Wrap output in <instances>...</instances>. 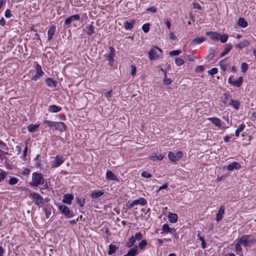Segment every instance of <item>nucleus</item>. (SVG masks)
Instances as JSON below:
<instances>
[{"label": "nucleus", "instance_id": "obj_13", "mask_svg": "<svg viewBox=\"0 0 256 256\" xmlns=\"http://www.w3.org/2000/svg\"><path fill=\"white\" fill-rule=\"evenodd\" d=\"M74 198V196L72 194H65L64 196V198L62 200V202L68 204H70Z\"/></svg>", "mask_w": 256, "mask_h": 256}, {"label": "nucleus", "instance_id": "obj_35", "mask_svg": "<svg viewBox=\"0 0 256 256\" xmlns=\"http://www.w3.org/2000/svg\"><path fill=\"white\" fill-rule=\"evenodd\" d=\"M88 31L86 32V34L88 36H90L94 32V28L92 24L89 25L87 26Z\"/></svg>", "mask_w": 256, "mask_h": 256}, {"label": "nucleus", "instance_id": "obj_28", "mask_svg": "<svg viewBox=\"0 0 256 256\" xmlns=\"http://www.w3.org/2000/svg\"><path fill=\"white\" fill-rule=\"evenodd\" d=\"M214 56V50L210 48L208 50V54L206 56V59H207L208 61L212 60Z\"/></svg>", "mask_w": 256, "mask_h": 256}, {"label": "nucleus", "instance_id": "obj_25", "mask_svg": "<svg viewBox=\"0 0 256 256\" xmlns=\"http://www.w3.org/2000/svg\"><path fill=\"white\" fill-rule=\"evenodd\" d=\"M135 24L134 20H132L130 22H126L124 23V27L126 30H132Z\"/></svg>", "mask_w": 256, "mask_h": 256}, {"label": "nucleus", "instance_id": "obj_7", "mask_svg": "<svg viewBox=\"0 0 256 256\" xmlns=\"http://www.w3.org/2000/svg\"><path fill=\"white\" fill-rule=\"evenodd\" d=\"M250 237V236L249 235H244L238 240V242L242 245H243L244 246H248L252 243V242L249 240Z\"/></svg>", "mask_w": 256, "mask_h": 256}, {"label": "nucleus", "instance_id": "obj_16", "mask_svg": "<svg viewBox=\"0 0 256 256\" xmlns=\"http://www.w3.org/2000/svg\"><path fill=\"white\" fill-rule=\"evenodd\" d=\"M62 110V108L60 106L56 105H50L48 108V112L52 113L58 112L61 111Z\"/></svg>", "mask_w": 256, "mask_h": 256}, {"label": "nucleus", "instance_id": "obj_31", "mask_svg": "<svg viewBox=\"0 0 256 256\" xmlns=\"http://www.w3.org/2000/svg\"><path fill=\"white\" fill-rule=\"evenodd\" d=\"M39 124H29L28 126V130L30 132H34L36 131V128L39 127Z\"/></svg>", "mask_w": 256, "mask_h": 256}, {"label": "nucleus", "instance_id": "obj_48", "mask_svg": "<svg viewBox=\"0 0 256 256\" xmlns=\"http://www.w3.org/2000/svg\"><path fill=\"white\" fill-rule=\"evenodd\" d=\"M183 152L182 151H178L175 154L178 161L183 156Z\"/></svg>", "mask_w": 256, "mask_h": 256}, {"label": "nucleus", "instance_id": "obj_39", "mask_svg": "<svg viewBox=\"0 0 256 256\" xmlns=\"http://www.w3.org/2000/svg\"><path fill=\"white\" fill-rule=\"evenodd\" d=\"M116 250V246L114 245L110 244L109 246V250L108 252V254L109 255L112 254L114 252H115Z\"/></svg>", "mask_w": 256, "mask_h": 256}, {"label": "nucleus", "instance_id": "obj_51", "mask_svg": "<svg viewBox=\"0 0 256 256\" xmlns=\"http://www.w3.org/2000/svg\"><path fill=\"white\" fill-rule=\"evenodd\" d=\"M104 193H92L91 197L92 198H98L101 196Z\"/></svg>", "mask_w": 256, "mask_h": 256}, {"label": "nucleus", "instance_id": "obj_1", "mask_svg": "<svg viewBox=\"0 0 256 256\" xmlns=\"http://www.w3.org/2000/svg\"><path fill=\"white\" fill-rule=\"evenodd\" d=\"M30 196L34 200L35 204L38 206H42L50 201L49 198H44L38 193H30Z\"/></svg>", "mask_w": 256, "mask_h": 256}, {"label": "nucleus", "instance_id": "obj_33", "mask_svg": "<svg viewBox=\"0 0 256 256\" xmlns=\"http://www.w3.org/2000/svg\"><path fill=\"white\" fill-rule=\"evenodd\" d=\"M249 44H250V43H249L248 41L247 40H244L243 42H242L238 43V44H237L236 46H238L239 48H242L247 46Z\"/></svg>", "mask_w": 256, "mask_h": 256}, {"label": "nucleus", "instance_id": "obj_15", "mask_svg": "<svg viewBox=\"0 0 256 256\" xmlns=\"http://www.w3.org/2000/svg\"><path fill=\"white\" fill-rule=\"evenodd\" d=\"M138 250V246L135 245L128 250L127 254H124V256H135L137 254Z\"/></svg>", "mask_w": 256, "mask_h": 256}, {"label": "nucleus", "instance_id": "obj_62", "mask_svg": "<svg viewBox=\"0 0 256 256\" xmlns=\"http://www.w3.org/2000/svg\"><path fill=\"white\" fill-rule=\"evenodd\" d=\"M0 147L2 149L5 150L8 149V148L6 147V144L4 143L3 142H2L0 140Z\"/></svg>", "mask_w": 256, "mask_h": 256}, {"label": "nucleus", "instance_id": "obj_63", "mask_svg": "<svg viewBox=\"0 0 256 256\" xmlns=\"http://www.w3.org/2000/svg\"><path fill=\"white\" fill-rule=\"evenodd\" d=\"M245 127V124H242L238 126L237 130L242 132L244 129Z\"/></svg>", "mask_w": 256, "mask_h": 256}, {"label": "nucleus", "instance_id": "obj_58", "mask_svg": "<svg viewBox=\"0 0 256 256\" xmlns=\"http://www.w3.org/2000/svg\"><path fill=\"white\" fill-rule=\"evenodd\" d=\"M204 70V68L202 66H197L196 68V71L197 72H202Z\"/></svg>", "mask_w": 256, "mask_h": 256}, {"label": "nucleus", "instance_id": "obj_37", "mask_svg": "<svg viewBox=\"0 0 256 256\" xmlns=\"http://www.w3.org/2000/svg\"><path fill=\"white\" fill-rule=\"evenodd\" d=\"M135 242H136V240L134 238V236H132L130 238L128 242L126 243V245L128 248H130L134 246Z\"/></svg>", "mask_w": 256, "mask_h": 256}, {"label": "nucleus", "instance_id": "obj_43", "mask_svg": "<svg viewBox=\"0 0 256 256\" xmlns=\"http://www.w3.org/2000/svg\"><path fill=\"white\" fill-rule=\"evenodd\" d=\"M142 30L144 32L146 33L150 30V24L148 23L143 24L142 26Z\"/></svg>", "mask_w": 256, "mask_h": 256}, {"label": "nucleus", "instance_id": "obj_2", "mask_svg": "<svg viewBox=\"0 0 256 256\" xmlns=\"http://www.w3.org/2000/svg\"><path fill=\"white\" fill-rule=\"evenodd\" d=\"M64 156L57 155L52 161V168H58L66 160Z\"/></svg>", "mask_w": 256, "mask_h": 256}, {"label": "nucleus", "instance_id": "obj_49", "mask_svg": "<svg viewBox=\"0 0 256 256\" xmlns=\"http://www.w3.org/2000/svg\"><path fill=\"white\" fill-rule=\"evenodd\" d=\"M183 152L182 151H178L175 154L178 161L183 156Z\"/></svg>", "mask_w": 256, "mask_h": 256}, {"label": "nucleus", "instance_id": "obj_54", "mask_svg": "<svg viewBox=\"0 0 256 256\" xmlns=\"http://www.w3.org/2000/svg\"><path fill=\"white\" fill-rule=\"evenodd\" d=\"M4 16L6 18H10L12 16L11 12L10 10L8 9L6 10L5 13H4Z\"/></svg>", "mask_w": 256, "mask_h": 256}, {"label": "nucleus", "instance_id": "obj_50", "mask_svg": "<svg viewBox=\"0 0 256 256\" xmlns=\"http://www.w3.org/2000/svg\"><path fill=\"white\" fill-rule=\"evenodd\" d=\"M142 238V234L141 232H138L135 234L134 236V238L135 240H140Z\"/></svg>", "mask_w": 256, "mask_h": 256}, {"label": "nucleus", "instance_id": "obj_18", "mask_svg": "<svg viewBox=\"0 0 256 256\" xmlns=\"http://www.w3.org/2000/svg\"><path fill=\"white\" fill-rule=\"evenodd\" d=\"M206 34L207 36H208L210 38L215 41H218V36H219V34L217 33L216 32H206Z\"/></svg>", "mask_w": 256, "mask_h": 256}, {"label": "nucleus", "instance_id": "obj_26", "mask_svg": "<svg viewBox=\"0 0 256 256\" xmlns=\"http://www.w3.org/2000/svg\"><path fill=\"white\" fill-rule=\"evenodd\" d=\"M237 24L242 28H246L248 26L247 22L242 18H238Z\"/></svg>", "mask_w": 256, "mask_h": 256}, {"label": "nucleus", "instance_id": "obj_30", "mask_svg": "<svg viewBox=\"0 0 256 256\" xmlns=\"http://www.w3.org/2000/svg\"><path fill=\"white\" fill-rule=\"evenodd\" d=\"M230 104L236 110H238L240 107V103L238 100H234L232 99L230 100Z\"/></svg>", "mask_w": 256, "mask_h": 256}, {"label": "nucleus", "instance_id": "obj_41", "mask_svg": "<svg viewBox=\"0 0 256 256\" xmlns=\"http://www.w3.org/2000/svg\"><path fill=\"white\" fill-rule=\"evenodd\" d=\"M147 244V242L145 240H142L138 244V247L140 249H144Z\"/></svg>", "mask_w": 256, "mask_h": 256}, {"label": "nucleus", "instance_id": "obj_6", "mask_svg": "<svg viewBox=\"0 0 256 256\" xmlns=\"http://www.w3.org/2000/svg\"><path fill=\"white\" fill-rule=\"evenodd\" d=\"M60 210L68 218H72L73 214L70 212L69 208L64 205H60L59 206Z\"/></svg>", "mask_w": 256, "mask_h": 256}, {"label": "nucleus", "instance_id": "obj_46", "mask_svg": "<svg viewBox=\"0 0 256 256\" xmlns=\"http://www.w3.org/2000/svg\"><path fill=\"white\" fill-rule=\"evenodd\" d=\"M182 52V51L180 50H176L171 51L169 52V54L170 56H178Z\"/></svg>", "mask_w": 256, "mask_h": 256}, {"label": "nucleus", "instance_id": "obj_59", "mask_svg": "<svg viewBox=\"0 0 256 256\" xmlns=\"http://www.w3.org/2000/svg\"><path fill=\"white\" fill-rule=\"evenodd\" d=\"M192 5H193V8L194 9L201 10V8H202L201 6L198 3L194 2L192 4Z\"/></svg>", "mask_w": 256, "mask_h": 256}, {"label": "nucleus", "instance_id": "obj_11", "mask_svg": "<svg viewBox=\"0 0 256 256\" xmlns=\"http://www.w3.org/2000/svg\"><path fill=\"white\" fill-rule=\"evenodd\" d=\"M80 20V16L79 14H76L72 15L70 16L67 18L64 22V24L70 25V23L74 20Z\"/></svg>", "mask_w": 256, "mask_h": 256}, {"label": "nucleus", "instance_id": "obj_53", "mask_svg": "<svg viewBox=\"0 0 256 256\" xmlns=\"http://www.w3.org/2000/svg\"><path fill=\"white\" fill-rule=\"evenodd\" d=\"M172 81L170 78H167L166 76V77L164 76L163 82L166 85H169L172 83Z\"/></svg>", "mask_w": 256, "mask_h": 256}, {"label": "nucleus", "instance_id": "obj_4", "mask_svg": "<svg viewBox=\"0 0 256 256\" xmlns=\"http://www.w3.org/2000/svg\"><path fill=\"white\" fill-rule=\"evenodd\" d=\"M36 74L32 76L31 78L32 80L34 82H36L44 74V72L42 69V66L39 64H36Z\"/></svg>", "mask_w": 256, "mask_h": 256}, {"label": "nucleus", "instance_id": "obj_24", "mask_svg": "<svg viewBox=\"0 0 256 256\" xmlns=\"http://www.w3.org/2000/svg\"><path fill=\"white\" fill-rule=\"evenodd\" d=\"M52 206L50 205L46 206L44 208V213L47 218H48L52 214Z\"/></svg>", "mask_w": 256, "mask_h": 256}, {"label": "nucleus", "instance_id": "obj_60", "mask_svg": "<svg viewBox=\"0 0 256 256\" xmlns=\"http://www.w3.org/2000/svg\"><path fill=\"white\" fill-rule=\"evenodd\" d=\"M136 67L132 65L131 66V74L132 76H134L136 74Z\"/></svg>", "mask_w": 256, "mask_h": 256}, {"label": "nucleus", "instance_id": "obj_34", "mask_svg": "<svg viewBox=\"0 0 256 256\" xmlns=\"http://www.w3.org/2000/svg\"><path fill=\"white\" fill-rule=\"evenodd\" d=\"M55 122L48 120H44L42 123L46 124L50 129L52 128L54 130Z\"/></svg>", "mask_w": 256, "mask_h": 256}, {"label": "nucleus", "instance_id": "obj_42", "mask_svg": "<svg viewBox=\"0 0 256 256\" xmlns=\"http://www.w3.org/2000/svg\"><path fill=\"white\" fill-rule=\"evenodd\" d=\"M218 70L216 68H212L211 70L208 71V73L211 75L212 76H214V74H216L218 73Z\"/></svg>", "mask_w": 256, "mask_h": 256}, {"label": "nucleus", "instance_id": "obj_14", "mask_svg": "<svg viewBox=\"0 0 256 256\" xmlns=\"http://www.w3.org/2000/svg\"><path fill=\"white\" fill-rule=\"evenodd\" d=\"M224 210H225V208L224 206H220V208L218 210V213L217 214L216 216V221L219 222L220 220L222 219V216L224 213Z\"/></svg>", "mask_w": 256, "mask_h": 256}, {"label": "nucleus", "instance_id": "obj_17", "mask_svg": "<svg viewBox=\"0 0 256 256\" xmlns=\"http://www.w3.org/2000/svg\"><path fill=\"white\" fill-rule=\"evenodd\" d=\"M240 164L238 162H232V164H228L227 166V169L229 171H232L234 170V169L238 170L240 168Z\"/></svg>", "mask_w": 256, "mask_h": 256}, {"label": "nucleus", "instance_id": "obj_55", "mask_svg": "<svg viewBox=\"0 0 256 256\" xmlns=\"http://www.w3.org/2000/svg\"><path fill=\"white\" fill-rule=\"evenodd\" d=\"M241 244L238 241L236 245V252H240L242 250V248L241 247Z\"/></svg>", "mask_w": 256, "mask_h": 256}, {"label": "nucleus", "instance_id": "obj_20", "mask_svg": "<svg viewBox=\"0 0 256 256\" xmlns=\"http://www.w3.org/2000/svg\"><path fill=\"white\" fill-rule=\"evenodd\" d=\"M46 82L48 87L54 88L56 86L57 82L52 78H48L46 80Z\"/></svg>", "mask_w": 256, "mask_h": 256}, {"label": "nucleus", "instance_id": "obj_44", "mask_svg": "<svg viewBox=\"0 0 256 256\" xmlns=\"http://www.w3.org/2000/svg\"><path fill=\"white\" fill-rule=\"evenodd\" d=\"M248 68V64L246 62L242 64L241 70L242 72H246Z\"/></svg>", "mask_w": 256, "mask_h": 256}, {"label": "nucleus", "instance_id": "obj_10", "mask_svg": "<svg viewBox=\"0 0 256 256\" xmlns=\"http://www.w3.org/2000/svg\"><path fill=\"white\" fill-rule=\"evenodd\" d=\"M66 128V126L64 123L62 122H55L54 130H59L61 132H64Z\"/></svg>", "mask_w": 256, "mask_h": 256}, {"label": "nucleus", "instance_id": "obj_29", "mask_svg": "<svg viewBox=\"0 0 256 256\" xmlns=\"http://www.w3.org/2000/svg\"><path fill=\"white\" fill-rule=\"evenodd\" d=\"M106 178L110 180H118L116 176L110 171H108L106 174Z\"/></svg>", "mask_w": 256, "mask_h": 256}, {"label": "nucleus", "instance_id": "obj_56", "mask_svg": "<svg viewBox=\"0 0 256 256\" xmlns=\"http://www.w3.org/2000/svg\"><path fill=\"white\" fill-rule=\"evenodd\" d=\"M146 10L148 12H152L154 13L156 12V8L155 6H152L146 9Z\"/></svg>", "mask_w": 256, "mask_h": 256}, {"label": "nucleus", "instance_id": "obj_40", "mask_svg": "<svg viewBox=\"0 0 256 256\" xmlns=\"http://www.w3.org/2000/svg\"><path fill=\"white\" fill-rule=\"evenodd\" d=\"M175 63L177 66H180L184 63V60L179 58H175Z\"/></svg>", "mask_w": 256, "mask_h": 256}, {"label": "nucleus", "instance_id": "obj_22", "mask_svg": "<svg viewBox=\"0 0 256 256\" xmlns=\"http://www.w3.org/2000/svg\"><path fill=\"white\" fill-rule=\"evenodd\" d=\"M110 52L108 54H106L104 56L105 57L108 59V60H110V59H112V58H114V56H115V50L114 48L112 47V46H110Z\"/></svg>", "mask_w": 256, "mask_h": 256}, {"label": "nucleus", "instance_id": "obj_12", "mask_svg": "<svg viewBox=\"0 0 256 256\" xmlns=\"http://www.w3.org/2000/svg\"><path fill=\"white\" fill-rule=\"evenodd\" d=\"M148 56L150 60H156L158 58V52L154 47L152 48L148 52Z\"/></svg>", "mask_w": 256, "mask_h": 256}, {"label": "nucleus", "instance_id": "obj_27", "mask_svg": "<svg viewBox=\"0 0 256 256\" xmlns=\"http://www.w3.org/2000/svg\"><path fill=\"white\" fill-rule=\"evenodd\" d=\"M232 45L231 44H227L226 47L224 50L220 54V57H223L226 54H228L230 50L232 48Z\"/></svg>", "mask_w": 256, "mask_h": 256}, {"label": "nucleus", "instance_id": "obj_64", "mask_svg": "<svg viewBox=\"0 0 256 256\" xmlns=\"http://www.w3.org/2000/svg\"><path fill=\"white\" fill-rule=\"evenodd\" d=\"M6 20L4 18H2L0 20V24L2 26H4L6 24Z\"/></svg>", "mask_w": 256, "mask_h": 256}, {"label": "nucleus", "instance_id": "obj_61", "mask_svg": "<svg viewBox=\"0 0 256 256\" xmlns=\"http://www.w3.org/2000/svg\"><path fill=\"white\" fill-rule=\"evenodd\" d=\"M227 96L226 94H224L221 97V101L224 104H226Z\"/></svg>", "mask_w": 256, "mask_h": 256}, {"label": "nucleus", "instance_id": "obj_23", "mask_svg": "<svg viewBox=\"0 0 256 256\" xmlns=\"http://www.w3.org/2000/svg\"><path fill=\"white\" fill-rule=\"evenodd\" d=\"M168 220L172 223L176 222L178 220V216L176 214L170 213L168 216Z\"/></svg>", "mask_w": 256, "mask_h": 256}, {"label": "nucleus", "instance_id": "obj_21", "mask_svg": "<svg viewBox=\"0 0 256 256\" xmlns=\"http://www.w3.org/2000/svg\"><path fill=\"white\" fill-rule=\"evenodd\" d=\"M208 120L216 126L220 128L222 126L221 120L217 118H210Z\"/></svg>", "mask_w": 256, "mask_h": 256}, {"label": "nucleus", "instance_id": "obj_5", "mask_svg": "<svg viewBox=\"0 0 256 256\" xmlns=\"http://www.w3.org/2000/svg\"><path fill=\"white\" fill-rule=\"evenodd\" d=\"M233 77L234 76H232L228 78V81L229 84L237 88L240 87L242 86V82L244 81L243 78L240 76L237 80H234L233 79Z\"/></svg>", "mask_w": 256, "mask_h": 256}, {"label": "nucleus", "instance_id": "obj_19", "mask_svg": "<svg viewBox=\"0 0 256 256\" xmlns=\"http://www.w3.org/2000/svg\"><path fill=\"white\" fill-rule=\"evenodd\" d=\"M56 27L54 26H50L48 32V40H50L52 39V36L54 35L56 32Z\"/></svg>", "mask_w": 256, "mask_h": 256}, {"label": "nucleus", "instance_id": "obj_57", "mask_svg": "<svg viewBox=\"0 0 256 256\" xmlns=\"http://www.w3.org/2000/svg\"><path fill=\"white\" fill-rule=\"evenodd\" d=\"M170 228L168 224H164L163 225L162 230L165 232H167L170 230Z\"/></svg>", "mask_w": 256, "mask_h": 256}, {"label": "nucleus", "instance_id": "obj_8", "mask_svg": "<svg viewBox=\"0 0 256 256\" xmlns=\"http://www.w3.org/2000/svg\"><path fill=\"white\" fill-rule=\"evenodd\" d=\"M146 200L143 198H140L138 200H134L130 204L128 207L130 208H131L134 206H136L138 204L141 206H144L146 204Z\"/></svg>", "mask_w": 256, "mask_h": 256}, {"label": "nucleus", "instance_id": "obj_32", "mask_svg": "<svg viewBox=\"0 0 256 256\" xmlns=\"http://www.w3.org/2000/svg\"><path fill=\"white\" fill-rule=\"evenodd\" d=\"M168 158L172 162H176L178 161L176 157L175 154L174 152H170L168 154Z\"/></svg>", "mask_w": 256, "mask_h": 256}, {"label": "nucleus", "instance_id": "obj_52", "mask_svg": "<svg viewBox=\"0 0 256 256\" xmlns=\"http://www.w3.org/2000/svg\"><path fill=\"white\" fill-rule=\"evenodd\" d=\"M142 176L146 178H150L152 177V174L148 173L147 172H143L142 173Z\"/></svg>", "mask_w": 256, "mask_h": 256}, {"label": "nucleus", "instance_id": "obj_3", "mask_svg": "<svg viewBox=\"0 0 256 256\" xmlns=\"http://www.w3.org/2000/svg\"><path fill=\"white\" fill-rule=\"evenodd\" d=\"M44 178L41 174L34 172L32 174V184L34 186H37L40 184H43Z\"/></svg>", "mask_w": 256, "mask_h": 256}, {"label": "nucleus", "instance_id": "obj_38", "mask_svg": "<svg viewBox=\"0 0 256 256\" xmlns=\"http://www.w3.org/2000/svg\"><path fill=\"white\" fill-rule=\"evenodd\" d=\"M228 38V36L227 34L220 35L219 34L218 40H220L222 42L224 43L226 42Z\"/></svg>", "mask_w": 256, "mask_h": 256}, {"label": "nucleus", "instance_id": "obj_45", "mask_svg": "<svg viewBox=\"0 0 256 256\" xmlns=\"http://www.w3.org/2000/svg\"><path fill=\"white\" fill-rule=\"evenodd\" d=\"M76 201L80 206H82L84 205L85 199L84 198L78 197L77 198Z\"/></svg>", "mask_w": 256, "mask_h": 256}, {"label": "nucleus", "instance_id": "obj_36", "mask_svg": "<svg viewBox=\"0 0 256 256\" xmlns=\"http://www.w3.org/2000/svg\"><path fill=\"white\" fill-rule=\"evenodd\" d=\"M204 40H205V38H202H202H194L192 40V43L194 44H198L202 43V42H204Z\"/></svg>", "mask_w": 256, "mask_h": 256}, {"label": "nucleus", "instance_id": "obj_9", "mask_svg": "<svg viewBox=\"0 0 256 256\" xmlns=\"http://www.w3.org/2000/svg\"><path fill=\"white\" fill-rule=\"evenodd\" d=\"M230 62L228 58H226L219 62L220 69L222 70L223 72H225L227 68L230 66Z\"/></svg>", "mask_w": 256, "mask_h": 256}, {"label": "nucleus", "instance_id": "obj_47", "mask_svg": "<svg viewBox=\"0 0 256 256\" xmlns=\"http://www.w3.org/2000/svg\"><path fill=\"white\" fill-rule=\"evenodd\" d=\"M18 182V179L12 177L10 178L9 180V184L11 185L15 184Z\"/></svg>", "mask_w": 256, "mask_h": 256}]
</instances>
